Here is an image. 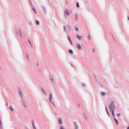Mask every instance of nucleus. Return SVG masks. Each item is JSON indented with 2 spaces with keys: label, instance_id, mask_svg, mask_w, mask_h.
Returning a JSON list of instances; mask_svg holds the SVG:
<instances>
[{
  "label": "nucleus",
  "instance_id": "nucleus-1",
  "mask_svg": "<svg viewBox=\"0 0 129 129\" xmlns=\"http://www.w3.org/2000/svg\"><path fill=\"white\" fill-rule=\"evenodd\" d=\"M109 109L111 111H112V113L113 117H114V113L116 114L117 111L115 109V107L114 105L113 102H110L109 107Z\"/></svg>",
  "mask_w": 129,
  "mask_h": 129
},
{
  "label": "nucleus",
  "instance_id": "nucleus-2",
  "mask_svg": "<svg viewBox=\"0 0 129 129\" xmlns=\"http://www.w3.org/2000/svg\"><path fill=\"white\" fill-rule=\"evenodd\" d=\"M76 46V47L78 48V49H79L82 48L81 45L80 44H77Z\"/></svg>",
  "mask_w": 129,
  "mask_h": 129
},
{
  "label": "nucleus",
  "instance_id": "nucleus-3",
  "mask_svg": "<svg viewBox=\"0 0 129 129\" xmlns=\"http://www.w3.org/2000/svg\"><path fill=\"white\" fill-rule=\"evenodd\" d=\"M19 94L21 98H22L23 96H22V92H21V91L20 90V89H19Z\"/></svg>",
  "mask_w": 129,
  "mask_h": 129
},
{
  "label": "nucleus",
  "instance_id": "nucleus-4",
  "mask_svg": "<svg viewBox=\"0 0 129 129\" xmlns=\"http://www.w3.org/2000/svg\"><path fill=\"white\" fill-rule=\"evenodd\" d=\"M77 37L79 40H80L81 38H82V37L81 36H79V35H77Z\"/></svg>",
  "mask_w": 129,
  "mask_h": 129
},
{
  "label": "nucleus",
  "instance_id": "nucleus-5",
  "mask_svg": "<svg viewBox=\"0 0 129 129\" xmlns=\"http://www.w3.org/2000/svg\"><path fill=\"white\" fill-rule=\"evenodd\" d=\"M114 117V120H115V121L116 124L117 125H118V121Z\"/></svg>",
  "mask_w": 129,
  "mask_h": 129
},
{
  "label": "nucleus",
  "instance_id": "nucleus-6",
  "mask_svg": "<svg viewBox=\"0 0 129 129\" xmlns=\"http://www.w3.org/2000/svg\"><path fill=\"white\" fill-rule=\"evenodd\" d=\"M59 123L60 124H61L62 123L61 119L60 118L59 119Z\"/></svg>",
  "mask_w": 129,
  "mask_h": 129
},
{
  "label": "nucleus",
  "instance_id": "nucleus-7",
  "mask_svg": "<svg viewBox=\"0 0 129 129\" xmlns=\"http://www.w3.org/2000/svg\"><path fill=\"white\" fill-rule=\"evenodd\" d=\"M50 78L51 80L53 82H54V80L53 79V78L51 75L50 76Z\"/></svg>",
  "mask_w": 129,
  "mask_h": 129
},
{
  "label": "nucleus",
  "instance_id": "nucleus-8",
  "mask_svg": "<svg viewBox=\"0 0 129 129\" xmlns=\"http://www.w3.org/2000/svg\"><path fill=\"white\" fill-rule=\"evenodd\" d=\"M52 94H51V93L50 94V98L49 99V100L51 102V100H52Z\"/></svg>",
  "mask_w": 129,
  "mask_h": 129
},
{
  "label": "nucleus",
  "instance_id": "nucleus-9",
  "mask_svg": "<svg viewBox=\"0 0 129 129\" xmlns=\"http://www.w3.org/2000/svg\"><path fill=\"white\" fill-rule=\"evenodd\" d=\"M69 52L71 54H73V52L72 50H69Z\"/></svg>",
  "mask_w": 129,
  "mask_h": 129
},
{
  "label": "nucleus",
  "instance_id": "nucleus-10",
  "mask_svg": "<svg viewBox=\"0 0 129 129\" xmlns=\"http://www.w3.org/2000/svg\"><path fill=\"white\" fill-rule=\"evenodd\" d=\"M105 94H106L104 92H103L101 93V94L103 96H105Z\"/></svg>",
  "mask_w": 129,
  "mask_h": 129
},
{
  "label": "nucleus",
  "instance_id": "nucleus-11",
  "mask_svg": "<svg viewBox=\"0 0 129 129\" xmlns=\"http://www.w3.org/2000/svg\"><path fill=\"white\" fill-rule=\"evenodd\" d=\"M76 30L77 31H78V29L79 28V27H78V25H77L76 27Z\"/></svg>",
  "mask_w": 129,
  "mask_h": 129
},
{
  "label": "nucleus",
  "instance_id": "nucleus-12",
  "mask_svg": "<svg viewBox=\"0 0 129 129\" xmlns=\"http://www.w3.org/2000/svg\"><path fill=\"white\" fill-rule=\"evenodd\" d=\"M42 91L44 93V94H46V92L44 90V89H43L42 88Z\"/></svg>",
  "mask_w": 129,
  "mask_h": 129
},
{
  "label": "nucleus",
  "instance_id": "nucleus-13",
  "mask_svg": "<svg viewBox=\"0 0 129 129\" xmlns=\"http://www.w3.org/2000/svg\"><path fill=\"white\" fill-rule=\"evenodd\" d=\"M36 23L37 24H39V21L37 20H36Z\"/></svg>",
  "mask_w": 129,
  "mask_h": 129
},
{
  "label": "nucleus",
  "instance_id": "nucleus-14",
  "mask_svg": "<svg viewBox=\"0 0 129 129\" xmlns=\"http://www.w3.org/2000/svg\"><path fill=\"white\" fill-rule=\"evenodd\" d=\"M66 14L68 15H69L70 14H69V13L68 12V11L67 10L66 11Z\"/></svg>",
  "mask_w": 129,
  "mask_h": 129
},
{
  "label": "nucleus",
  "instance_id": "nucleus-15",
  "mask_svg": "<svg viewBox=\"0 0 129 129\" xmlns=\"http://www.w3.org/2000/svg\"><path fill=\"white\" fill-rule=\"evenodd\" d=\"M19 34H20V36L21 37H22V35L21 32L20 31H19Z\"/></svg>",
  "mask_w": 129,
  "mask_h": 129
},
{
  "label": "nucleus",
  "instance_id": "nucleus-16",
  "mask_svg": "<svg viewBox=\"0 0 129 129\" xmlns=\"http://www.w3.org/2000/svg\"><path fill=\"white\" fill-rule=\"evenodd\" d=\"M60 129H65L62 126H60Z\"/></svg>",
  "mask_w": 129,
  "mask_h": 129
},
{
  "label": "nucleus",
  "instance_id": "nucleus-17",
  "mask_svg": "<svg viewBox=\"0 0 129 129\" xmlns=\"http://www.w3.org/2000/svg\"><path fill=\"white\" fill-rule=\"evenodd\" d=\"M90 35H89L88 36V37H87V39L89 41L90 40Z\"/></svg>",
  "mask_w": 129,
  "mask_h": 129
},
{
  "label": "nucleus",
  "instance_id": "nucleus-18",
  "mask_svg": "<svg viewBox=\"0 0 129 129\" xmlns=\"http://www.w3.org/2000/svg\"><path fill=\"white\" fill-rule=\"evenodd\" d=\"M9 108L12 111H13V109L12 108V107L10 106V107H9Z\"/></svg>",
  "mask_w": 129,
  "mask_h": 129
},
{
  "label": "nucleus",
  "instance_id": "nucleus-19",
  "mask_svg": "<svg viewBox=\"0 0 129 129\" xmlns=\"http://www.w3.org/2000/svg\"><path fill=\"white\" fill-rule=\"evenodd\" d=\"M76 4H77V7L79 8V5L78 4V3H77Z\"/></svg>",
  "mask_w": 129,
  "mask_h": 129
},
{
  "label": "nucleus",
  "instance_id": "nucleus-20",
  "mask_svg": "<svg viewBox=\"0 0 129 129\" xmlns=\"http://www.w3.org/2000/svg\"><path fill=\"white\" fill-rule=\"evenodd\" d=\"M33 10L34 11L35 13H36V11L35 9L34 8H33Z\"/></svg>",
  "mask_w": 129,
  "mask_h": 129
},
{
  "label": "nucleus",
  "instance_id": "nucleus-21",
  "mask_svg": "<svg viewBox=\"0 0 129 129\" xmlns=\"http://www.w3.org/2000/svg\"><path fill=\"white\" fill-rule=\"evenodd\" d=\"M33 127H35V124H34V121H33Z\"/></svg>",
  "mask_w": 129,
  "mask_h": 129
},
{
  "label": "nucleus",
  "instance_id": "nucleus-22",
  "mask_svg": "<svg viewBox=\"0 0 129 129\" xmlns=\"http://www.w3.org/2000/svg\"><path fill=\"white\" fill-rule=\"evenodd\" d=\"M76 20H77V19H78V17H77V15H76Z\"/></svg>",
  "mask_w": 129,
  "mask_h": 129
},
{
  "label": "nucleus",
  "instance_id": "nucleus-23",
  "mask_svg": "<svg viewBox=\"0 0 129 129\" xmlns=\"http://www.w3.org/2000/svg\"><path fill=\"white\" fill-rule=\"evenodd\" d=\"M68 38L70 42H71V40L70 37H68Z\"/></svg>",
  "mask_w": 129,
  "mask_h": 129
},
{
  "label": "nucleus",
  "instance_id": "nucleus-24",
  "mask_svg": "<svg viewBox=\"0 0 129 129\" xmlns=\"http://www.w3.org/2000/svg\"><path fill=\"white\" fill-rule=\"evenodd\" d=\"M75 129H78L77 126H75Z\"/></svg>",
  "mask_w": 129,
  "mask_h": 129
},
{
  "label": "nucleus",
  "instance_id": "nucleus-25",
  "mask_svg": "<svg viewBox=\"0 0 129 129\" xmlns=\"http://www.w3.org/2000/svg\"><path fill=\"white\" fill-rule=\"evenodd\" d=\"M23 105L25 107H26V105L25 103L23 104Z\"/></svg>",
  "mask_w": 129,
  "mask_h": 129
},
{
  "label": "nucleus",
  "instance_id": "nucleus-26",
  "mask_svg": "<svg viewBox=\"0 0 129 129\" xmlns=\"http://www.w3.org/2000/svg\"><path fill=\"white\" fill-rule=\"evenodd\" d=\"M106 112H107V111H108V110H107V108L106 107Z\"/></svg>",
  "mask_w": 129,
  "mask_h": 129
},
{
  "label": "nucleus",
  "instance_id": "nucleus-27",
  "mask_svg": "<svg viewBox=\"0 0 129 129\" xmlns=\"http://www.w3.org/2000/svg\"><path fill=\"white\" fill-rule=\"evenodd\" d=\"M29 44H30V45H31V42L29 40Z\"/></svg>",
  "mask_w": 129,
  "mask_h": 129
},
{
  "label": "nucleus",
  "instance_id": "nucleus-28",
  "mask_svg": "<svg viewBox=\"0 0 129 129\" xmlns=\"http://www.w3.org/2000/svg\"><path fill=\"white\" fill-rule=\"evenodd\" d=\"M107 113L108 115V116H109V114L108 113V111H107Z\"/></svg>",
  "mask_w": 129,
  "mask_h": 129
},
{
  "label": "nucleus",
  "instance_id": "nucleus-29",
  "mask_svg": "<svg viewBox=\"0 0 129 129\" xmlns=\"http://www.w3.org/2000/svg\"><path fill=\"white\" fill-rule=\"evenodd\" d=\"M120 115V113H118V114H117V115H118V116H119Z\"/></svg>",
  "mask_w": 129,
  "mask_h": 129
},
{
  "label": "nucleus",
  "instance_id": "nucleus-30",
  "mask_svg": "<svg viewBox=\"0 0 129 129\" xmlns=\"http://www.w3.org/2000/svg\"><path fill=\"white\" fill-rule=\"evenodd\" d=\"M92 50H93V52H94L95 50L94 49H93Z\"/></svg>",
  "mask_w": 129,
  "mask_h": 129
},
{
  "label": "nucleus",
  "instance_id": "nucleus-31",
  "mask_svg": "<svg viewBox=\"0 0 129 129\" xmlns=\"http://www.w3.org/2000/svg\"><path fill=\"white\" fill-rule=\"evenodd\" d=\"M34 128V129H36V128H35V127H34L33 128Z\"/></svg>",
  "mask_w": 129,
  "mask_h": 129
},
{
  "label": "nucleus",
  "instance_id": "nucleus-32",
  "mask_svg": "<svg viewBox=\"0 0 129 129\" xmlns=\"http://www.w3.org/2000/svg\"><path fill=\"white\" fill-rule=\"evenodd\" d=\"M127 18H128V20H129V17H128V16H127Z\"/></svg>",
  "mask_w": 129,
  "mask_h": 129
},
{
  "label": "nucleus",
  "instance_id": "nucleus-33",
  "mask_svg": "<svg viewBox=\"0 0 129 129\" xmlns=\"http://www.w3.org/2000/svg\"><path fill=\"white\" fill-rule=\"evenodd\" d=\"M70 42V43H71L72 44V42H71H71Z\"/></svg>",
  "mask_w": 129,
  "mask_h": 129
},
{
  "label": "nucleus",
  "instance_id": "nucleus-34",
  "mask_svg": "<svg viewBox=\"0 0 129 129\" xmlns=\"http://www.w3.org/2000/svg\"><path fill=\"white\" fill-rule=\"evenodd\" d=\"M127 129H129V127H127Z\"/></svg>",
  "mask_w": 129,
  "mask_h": 129
},
{
  "label": "nucleus",
  "instance_id": "nucleus-35",
  "mask_svg": "<svg viewBox=\"0 0 129 129\" xmlns=\"http://www.w3.org/2000/svg\"><path fill=\"white\" fill-rule=\"evenodd\" d=\"M27 57L28 58H28H28V56H27Z\"/></svg>",
  "mask_w": 129,
  "mask_h": 129
},
{
  "label": "nucleus",
  "instance_id": "nucleus-36",
  "mask_svg": "<svg viewBox=\"0 0 129 129\" xmlns=\"http://www.w3.org/2000/svg\"><path fill=\"white\" fill-rule=\"evenodd\" d=\"M7 106L8 105V103H7Z\"/></svg>",
  "mask_w": 129,
  "mask_h": 129
}]
</instances>
